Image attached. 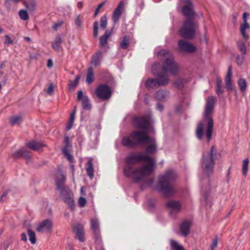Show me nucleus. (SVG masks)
I'll return each instance as SVG.
<instances>
[{"instance_id":"f257e3e1","label":"nucleus","mask_w":250,"mask_h":250,"mask_svg":"<svg viewBox=\"0 0 250 250\" xmlns=\"http://www.w3.org/2000/svg\"><path fill=\"white\" fill-rule=\"evenodd\" d=\"M125 161L127 165L124 169L125 175L128 178L132 177L135 183H138L149 175L155 164L150 157L135 152L129 154Z\"/></svg>"},{"instance_id":"f03ea898","label":"nucleus","mask_w":250,"mask_h":250,"mask_svg":"<svg viewBox=\"0 0 250 250\" xmlns=\"http://www.w3.org/2000/svg\"><path fill=\"white\" fill-rule=\"evenodd\" d=\"M159 55L164 61L162 67V72L158 73L155 71L158 64L155 63L152 66V72L154 76H156V79L158 86L160 87L167 85L169 83L168 77L164 74L169 72L171 75H175L178 72V68L174 62L173 56L170 51L166 49H162L159 52Z\"/></svg>"},{"instance_id":"7ed1b4c3","label":"nucleus","mask_w":250,"mask_h":250,"mask_svg":"<svg viewBox=\"0 0 250 250\" xmlns=\"http://www.w3.org/2000/svg\"><path fill=\"white\" fill-rule=\"evenodd\" d=\"M177 177L175 172L172 170L167 171L164 174L159 176L157 189L165 196H170L174 192L173 183Z\"/></svg>"},{"instance_id":"20e7f679","label":"nucleus","mask_w":250,"mask_h":250,"mask_svg":"<svg viewBox=\"0 0 250 250\" xmlns=\"http://www.w3.org/2000/svg\"><path fill=\"white\" fill-rule=\"evenodd\" d=\"M65 180V175L61 171H59L55 179L57 189L60 192L64 202L71 209H73L75 207V204L73 198V193L68 188L64 186Z\"/></svg>"},{"instance_id":"39448f33","label":"nucleus","mask_w":250,"mask_h":250,"mask_svg":"<svg viewBox=\"0 0 250 250\" xmlns=\"http://www.w3.org/2000/svg\"><path fill=\"white\" fill-rule=\"evenodd\" d=\"M216 100L215 96H209L207 100L205 106L204 122L207 125L206 135L208 142L210 141L212 134L213 122L212 112L214 107Z\"/></svg>"},{"instance_id":"423d86ee","label":"nucleus","mask_w":250,"mask_h":250,"mask_svg":"<svg viewBox=\"0 0 250 250\" xmlns=\"http://www.w3.org/2000/svg\"><path fill=\"white\" fill-rule=\"evenodd\" d=\"M150 138L146 131H134L130 134L129 137H124L123 138L122 144L124 146L134 147L147 144Z\"/></svg>"},{"instance_id":"0eeeda50","label":"nucleus","mask_w":250,"mask_h":250,"mask_svg":"<svg viewBox=\"0 0 250 250\" xmlns=\"http://www.w3.org/2000/svg\"><path fill=\"white\" fill-rule=\"evenodd\" d=\"M217 154V150L215 146L211 147L210 150L202 155L201 167L204 174L209 177L213 172L214 159Z\"/></svg>"},{"instance_id":"6e6552de","label":"nucleus","mask_w":250,"mask_h":250,"mask_svg":"<svg viewBox=\"0 0 250 250\" xmlns=\"http://www.w3.org/2000/svg\"><path fill=\"white\" fill-rule=\"evenodd\" d=\"M198 28V24L192 19H186L179 30V35L186 39H192Z\"/></svg>"},{"instance_id":"1a4fd4ad","label":"nucleus","mask_w":250,"mask_h":250,"mask_svg":"<svg viewBox=\"0 0 250 250\" xmlns=\"http://www.w3.org/2000/svg\"><path fill=\"white\" fill-rule=\"evenodd\" d=\"M179 1L184 4L181 10L182 14L187 18L186 19H192V20H194L195 11L191 0H179Z\"/></svg>"},{"instance_id":"9d476101","label":"nucleus","mask_w":250,"mask_h":250,"mask_svg":"<svg viewBox=\"0 0 250 250\" xmlns=\"http://www.w3.org/2000/svg\"><path fill=\"white\" fill-rule=\"evenodd\" d=\"M133 121L138 128L145 129L146 131H150L153 129V127L150 125L149 117H136L133 118Z\"/></svg>"},{"instance_id":"9b49d317","label":"nucleus","mask_w":250,"mask_h":250,"mask_svg":"<svg viewBox=\"0 0 250 250\" xmlns=\"http://www.w3.org/2000/svg\"><path fill=\"white\" fill-rule=\"evenodd\" d=\"M94 93L99 99L107 100L109 98V86L106 84H101L96 87Z\"/></svg>"},{"instance_id":"f8f14e48","label":"nucleus","mask_w":250,"mask_h":250,"mask_svg":"<svg viewBox=\"0 0 250 250\" xmlns=\"http://www.w3.org/2000/svg\"><path fill=\"white\" fill-rule=\"evenodd\" d=\"M179 50L180 52L186 53H193L196 50V47L191 43L180 40L178 42Z\"/></svg>"},{"instance_id":"ddd939ff","label":"nucleus","mask_w":250,"mask_h":250,"mask_svg":"<svg viewBox=\"0 0 250 250\" xmlns=\"http://www.w3.org/2000/svg\"><path fill=\"white\" fill-rule=\"evenodd\" d=\"M166 206L170 209L169 215L172 217H174L177 213L181 211L182 208L181 205L178 201L172 200L167 201Z\"/></svg>"},{"instance_id":"4468645a","label":"nucleus","mask_w":250,"mask_h":250,"mask_svg":"<svg viewBox=\"0 0 250 250\" xmlns=\"http://www.w3.org/2000/svg\"><path fill=\"white\" fill-rule=\"evenodd\" d=\"M52 226V221L49 219H45L40 223L36 230L40 232L48 233L51 231Z\"/></svg>"},{"instance_id":"2eb2a0df","label":"nucleus","mask_w":250,"mask_h":250,"mask_svg":"<svg viewBox=\"0 0 250 250\" xmlns=\"http://www.w3.org/2000/svg\"><path fill=\"white\" fill-rule=\"evenodd\" d=\"M73 230L75 234V238L79 241H84V232L83 226L80 224H77L73 227Z\"/></svg>"},{"instance_id":"dca6fc26","label":"nucleus","mask_w":250,"mask_h":250,"mask_svg":"<svg viewBox=\"0 0 250 250\" xmlns=\"http://www.w3.org/2000/svg\"><path fill=\"white\" fill-rule=\"evenodd\" d=\"M12 156L15 158H19L23 157L26 160V163L28 164L31 160V157L29 154V152L24 148H22L15 152Z\"/></svg>"},{"instance_id":"f3484780","label":"nucleus","mask_w":250,"mask_h":250,"mask_svg":"<svg viewBox=\"0 0 250 250\" xmlns=\"http://www.w3.org/2000/svg\"><path fill=\"white\" fill-rule=\"evenodd\" d=\"M124 4L123 1H120L113 12L112 20L114 24L117 23L120 19Z\"/></svg>"},{"instance_id":"a211bd4d","label":"nucleus","mask_w":250,"mask_h":250,"mask_svg":"<svg viewBox=\"0 0 250 250\" xmlns=\"http://www.w3.org/2000/svg\"><path fill=\"white\" fill-rule=\"evenodd\" d=\"M191 225V222L190 221L185 220L182 222L180 227V230L182 235L184 237H187L189 234Z\"/></svg>"},{"instance_id":"6ab92c4d","label":"nucleus","mask_w":250,"mask_h":250,"mask_svg":"<svg viewBox=\"0 0 250 250\" xmlns=\"http://www.w3.org/2000/svg\"><path fill=\"white\" fill-rule=\"evenodd\" d=\"M226 88L227 91H230L233 88V85L231 80V66H229L228 68L227 76L225 79Z\"/></svg>"},{"instance_id":"aec40b11","label":"nucleus","mask_w":250,"mask_h":250,"mask_svg":"<svg viewBox=\"0 0 250 250\" xmlns=\"http://www.w3.org/2000/svg\"><path fill=\"white\" fill-rule=\"evenodd\" d=\"M103 58V53L101 51H98L93 54L91 57V64L94 66H97L101 64Z\"/></svg>"},{"instance_id":"412c9836","label":"nucleus","mask_w":250,"mask_h":250,"mask_svg":"<svg viewBox=\"0 0 250 250\" xmlns=\"http://www.w3.org/2000/svg\"><path fill=\"white\" fill-rule=\"evenodd\" d=\"M26 146L34 151H40L45 145L41 142L32 141L27 143Z\"/></svg>"},{"instance_id":"4be33fe9","label":"nucleus","mask_w":250,"mask_h":250,"mask_svg":"<svg viewBox=\"0 0 250 250\" xmlns=\"http://www.w3.org/2000/svg\"><path fill=\"white\" fill-rule=\"evenodd\" d=\"M109 38V31L106 30L104 35L99 39V47L104 49L107 45L108 40Z\"/></svg>"},{"instance_id":"5701e85b","label":"nucleus","mask_w":250,"mask_h":250,"mask_svg":"<svg viewBox=\"0 0 250 250\" xmlns=\"http://www.w3.org/2000/svg\"><path fill=\"white\" fill-rule=\"evenodd\" d=\"M147 143L150 144V145L147 146L146 148V152L148 154H152L155 152L157 148L155 140L150 138V140L148 141Z\"/></svg>"},{"instance_id":"b1692460","label":"nucleus","mask_w":250,"mask_h":250,"mask_svg":"<svg viewBox=\"0 0 250 250\" xmlns=\"http://www.w3.org/2000/svg\"><path fill=\"white\" fill-rule=\"evenodd\" d=\"M155 98L159 101H165L169 96V92L167 90H159L155 93Z\"/></svg>"},{"instance_id":"393cba45","label":"nucleus","mask_w":250,"mask_h":250,"mask_svg":"<svg viewBox=\"0 0 250 250\" xmlns=\"http://www.w3.org/2000/svg\"><path fill=\"white\" fill-rule=\"evenodd\" d=\"M22 3L29 12L34 11L37 6L36 0H26Z\"/></svg>"},{"instance_id":"a878e982","label":"nucleus","mask_w":250,"mask_h":250,"mask_svg":"<svg viewBox=\"0 0 250 250\" xmlns=\"http://www.w3.org/2000/svg\"><path fill=\"white\" fill-rule=\"evenodd\" d=\"M85 170L87 175L90 179L94 177V167L91 160H88L85 165Z\"/></svg>"},{"instance_id":"bb28decb","label":"nucleus","mask_w":250,"mask_h":250,"mask_svg":"<svg viewBox=\"0 0 250 250\" xmlns=\"http://www.w3.org/2000/svg\"><path fill=\"white\" fill-rule=\"evenodd\" d=\"M62 40L60 36H57L53 42L51 43L52 48L56 51L59 52L60 50Z\"/></svg>"},{"instance_id":"cd10ccee","label":"nucleus","mask_w":250,"mask_h":250,"mask_svg":"<svg viewBox=\"0 0 250 250\" xmlns=\"http://www.w3.org/2000/svg\"><path fill=\"white\" fill-rule=\"evenodd\" d=\"M146 87L148 90L159 87L156 79L149 78L146 82Z\"/></svg>"},{"instance_id":"c85d7f7f","label":"nucleus","mask_w":250,"mask_h":250,"mask_svg":"<svg viewBox=\"0 0 250 250\" xmlns=\"http://www.w3.org/2000/svg\"><path fill=\"white\" fill-rule=\"evenodd\" d=\"M94 81V72L93 68L92 66L88 67L86 77V82L88 84H90Z\"/></svg>"},{"instance_id":"c756f323","label":"nucleus","mask_w":250,"mask_h":250,"mask_svg":"<svg viewBox=\"0 0 250 250\" xmlns=\"http://www.w3.org/2000/svg\"><path fill=\"white\" fill-rule=\"evenodd\" d=\"M216 93L218 95L220 96L222 95L224 92V89H223L222 81L220 78L217 77L216 78Z\"/></svg>"},{"instance_id":"7c9ffc66","label":"nucleus","mask_w":250,"mask_h":250,"mask_svg":"<svg viewBox=\"0 0 250 250\" xmlns=\"http://www.w3.org/2000/svg\"><path fill=\"white\" fill-rule=\"evenodd\" d=\"M250 28V26L248 22H244L243 24L240 25V30L241 34H242L243 38L245 40H247L249 38V36L246 33V30Z\"/></svg>"},{"instance_id":"2f4dec72","label":"nucleus","mask_w":250,"mask_h":250,"mask_svg":"<svg viewBox=\"0 0 250 250\" xmlns=\"http://www.w3.org/2000/svg\"><path fill=\"white\" fill-rule=\"evenodd\" d=\"M83 108L85 110H90L91 108V104L87 96H84L82 100Z\"/></svg>"},{"instance_id":"473e14b6","label":"nucleus","mask_w":250,"mask_h":250,"mask_svg":"<svg viewBox=\"0 0 250 250\" xmlns=\"http://www.w3.org/2000/svg\"><path fill=\"white\" fill-rule=\"evenodd\" d=\"M170 245L174 250H186L182 245H180L176 241L172 239L170 240Z\"/></svg>"},{"instance_id":"72a5a7b5","label":"nucleus","mask_w":250,"mask_h":250,"mask_svg":"<svg viewBox=\"0 0 250 250\" xmlns=\"http://www.w3.org/2000/svg\"><path fill=\"white\" fill-rule=\"evenodd\" d=\"M204 125L203 123H199L196 129V135L199 139H202L203 136V129Z\"/></svg>"},{"instance_id":"f704fd0d","label":"nucleus","mask_w":250,"mask_h":250,"mask_svg":"<svg viewBox=\"0 0 250 250\" xmlns=\"http://www.w3.org/2000/svg\"><path fill=\"white\" fill-rule=\"evenodd\" d=\"M91 227L95 233H98L99 231V225L98 221L96 219L91 220Z\"/></svg>"},{"instance_id":"c9c22d12","label":"nucleus","mask_w":250,"mask_h":250,"mask_svg":"<svg viewBox=\"0 0 250 250\" xmlns=\"http://www.w3.org/2000/svg\"><path fill=\"white\" fill-rule=\"evenodd\" d=\"M130 37L128 36H125L121 42L120 46L122 49H127L129 43Z\"/></svg>"},{"instance_id":"e433bc0d","label":"nucleus","mask_w":250,"mask_h":250,"mask_svg":"<svg viewBox=\"0 0 250 250\" xmlns=\"http://www.w3.org/2000/svg\"><path fill=\"white\" fill-rule=\"evenodd\" d=\"M238 84L241 92H245L246 91L247 83L244 79H239L238 81Z\"/></svg>"},{"instance_id":"4c0bfd02","label":"nucleus","mask_w":250,"mask_h":250,"mask_svg":"<svg viewBox=\"0 0 250 250\" xmlns=\"http://www.w3.org/2000/svg\"><path fill=\"white\" fill-rule=\"evenodd\" d=\"M10 124L12 126L15 125H20L22 121V118L21 116H14L10 118Z\"/></svg>"},{"instance_id":"58836bf2","label":"nucleus","mask_w":250,"mask_h":250,"mask_svg":"<svg viewBox=\"0 0 250 250\" xmlns=\"http://www.w3.org/2000/svg\"><path fill=\"white\" fill-rule=\"evenodd\" d=\"M237 47L239 50L242 55H245L246 53V47L245 43L243 41H240L237 42Z\"/></svg>"},{"instance_id":"ea45409f","label":"nucleus","mask_w":250,"mask_h":250,"mask_svg":"<svg viewBox=\"0 0 250 250\" xmlns=\"http://www.w3.org/2000/svg\"><path fill=\"white\" fill-rule=\"evenodd\" d=\"M80 79V76H77L74 81H70V83L68 84V89L69 90L74 89L78 84Z\"/></svg>"},{"instance_id":"a19ab883","label":"nucleus","mask_w":250,"mask_h":250,"mask_svg":"<svg viewBox=\"0 0 250 250\" xmlns=\"http://www.w3.org/2000/svg\"><path fill=\"white\" fill-rule=\"evenodd\" d=\"M27 234L29 236V241L31 242V244H34L36 241L35 232L30 229H28Z\"/></svg>"},{"instance_id":"79ce46f5","label":"nucleus","mask_w":250,"mask_h":250,"mask_svg":"<svg viewBox=\"0 0 250 250\" xmlns=\"http://www.w3.org/2000/svg\"><path fill=\"white\" fill-rule=\"evenodd\" d=\"M185 84V80L182 78L176 79L174 83V85L179 88L184 87Z\"/></svg>"},{"instance_id":"37998d69","label":"nucleus","mask_w":250,"mask_h":250,"mask_svg":"<svg viewBox=\"0 0 250 250\" xmlns=\"http://www.w3.org/2000/svg\"><path fill=\"white\" fill-rule=\"evenodd\" d=\"M19 15L21 20L26 21L29 19V16L25 10H21L19 12Z\"/></svg>"},{"instance_id":"c03bdc74","label":"nucleus","mask_w":250,"mask_h":250,"mask_svg":"<svg viewBox=\"0 0 250 250\" xmlns=\"http://www.w3.org/2000/svg\"><path fill=\"white\" fill-rule=\"evenodd\" d=\"M107 24V18L105 16H103L100 20V27L104 30Z\"/></svg>"},{"instance_id":"a18cd8bd","label":"nucleus","mask_w":250,"mask_h":250,"mask_svg":"<svg viewBox=\"0 0 250 250\" xmlns=\"http://www.w3.org/2000/svg\"><path fill=\"white\" fill-rule=\"evenodd\" d=\"M249 160L246 159L243 161L242 167V173L244 176L247 175V172L248 168Z\"/></svg>"},{"instance_id":"49530a36","label":"nucleus","mask_w":250,"mask_h":250,"mask_svg":"<svg viewBox=\"0 0 250 250\" xmlns=\"http://www.w3.org/2000/svg\"><path fill=\"white\" fill-rule=\"evenodd\" d=\"M99 22L96 21L93 23V36L97 38L98 35Z\"/></svg>"},{"instance_id":"de8ad7c7","label":"nucleus","mask_w":250,"mask_h":250,"mask_svg":"<svg viewBox=\"0 0 250 250\" xmlns=\"http://www.w3.org/2000/svg\"><path fill=\"white\" fill-rule=\"evenodd\" d=\"M83 20V17L81 15H78L75 21L76 25L78 27H81V23Z\"/></svg>"},{"instance_id":"09e8293b","label":"nucleus","mask_w":250,"mask_h":250,"mask_svg":"<svg viewBox=\"0 0 250 250\" xmlns=\"http://www.w3.org/2000/svg\"><path fill=\"white\" fill-rule=\"evenodd\" d=\"M54 90V85L52 83H50L49 84V86H48L47 89H46V93L48 95H51L53 93Z\"/></svg>"},{"instance_id":"8fccbe9b","label":"nucleus","mask_w":250,"mask_h":250,"mask_svg":"<svg viewBox=\"0 0 250 250\" xmlns=\"http://www.w3.org/2000/svg\"><path fill=\"white\" fill-rule=\"evenodd\" d=\"M4 37L5 39L4 44L9 45L13 43V40L8 35H5Z\"/></svg>"},{"instance_id":"3c124183","label":"nucleus","mask_w":250,"mask_h":250,"mask_svg":"<svg viewBox=\"0 0 250 250\" xmlns=\"http://www.w3.org/2000/svg\"><path fill=\"white\" fill-rule=\"evenodd\" d=\"M79 205L80 207H84L86 203V199L84 197H80L78 201Z\"/></svg>"},{"instance_id":"603ef678","label":"nucleus","mask_w":250,"mask_h":250,"mask_svg":"<svg viewBox=\"0 0 250 250\" xmlns=\"http://www.w3.org/2000/svg\"><path fill=\"white\" fill-rule=\"evenodd\" d=\"M104 2H102L98 6L97 8L96 9L95 13L94 14V17H96L97 15L98 14V13L99 12L100 9L102 8V7L104 6Z\"/></svg>"},{"instance_id":"864d4df0","label":"nucleus","mask_w":250,"mask_h":250,"mask_svg":"<svg viewBox=\"0 0 250 250\" xmlns=\"http://www.w3.org/2000/svg\"><path fill=\"white\" fill-rule=\"evenodd\" d=\"M153 183H154V178H150L147 182H146V184L147 185V186H150L152 185ZM145 184V183L143 184L141 186V188L142 189H143V188Z\"/></svg>"},{"instance_id":"5fc2aeb1","label":"nucleus","mask_w":250,"mask_h":250,"mask_svg":"<svg viewBox=\"0 0 250 250\" xmlns=\"http://www.w3.org/2000/svg\"><path fill=\"white\" fill-rule=\"evenodd\" d=\"M218 244L217 238L216 237L214 239H213L211 245V250H214V249L217 247Z\"/></svg>"},{"instance_id":"6e6d98bb","label":"nucleus","mask_w":250,"mask_h":250,"mask_svg":"<svg viewBox=\"0 0 250 250\" xmlns=\"http://www.w3.org/2000/svg\"><path fill=\"white\" fill-rule=\"evenodd\" d=\"M62 23L63 22L62 21H59V22L54 24L53 26V29L54 30L57 31L58 30V29L59 28V27H60L61 25H62Z\"/></svg>"},{"instance_id":"4d7b16f0","label":"nucleus","mask_w":250,"mask_h":250,"mask_svg":"<svg viewBox=\"0 0 250 250\" xmlns=\"http://www.w3.org/2000/svg\"><path fill=\"white\" fill-rule=\"evenodd\" d=\"M83 93L82 90H79L78 92L77 99L78 101H82L83 97Z\"/></svg>"},{"instance_id":"13d9d810","label":"nucleus","mask_w":250,"mask_h":250,"mask_svg":"<svg viewBox=\"0 0 250 250\" xmlns=\"http://www.w3.org/2000/svg\"><path fill=\"white\" fill-rule=\"evenodd\" d=\"M243 57H240L238 56L236 58V62L239 65H241L243 63Z\"/></svg>"},{"instance_id":"bf43d9fd","label":"nucleus","mask_w":250,"mask_h":250,"mask_svg":"<svg viewBox=\"0 0 250 250\" xmlns=\"http://www.w3.org/2000/svg\"><path fill=\"white\" fill-rule=\"evenodd\" d=\"M75 111L74 110L71 113V115H70V118H69V121H70V122H72V123H74V119H75Z\"/></svg>"},{"instance_id":"052dcab7","label":"nucleus","mask_w":250,"mask_h":250,"mask_svg":"<svg viewBox=\"0 0 250 250\" xmlns=\"http://www.w3.org/2000/svg\"><path fill=\"white\" fill-rule=\"evenodd\" d=\"M68 148V147H67V146H64L62 149V152L65 156L69 153Z\"/></svg>"},{"instance_id":"680f3d73","label":"nucleus","mask_w":250,"mask_h":250,"mask_svg":"<svg viewBox=\"0 0 250 250\" xmlns=\"http://www.w3.org/2000/svg\"><path fill=\"white\" fill-rule=\"evenodd\" d=\"M64 143L65 144V146H67V147H69V138L68 136L64 137Z\"/></svg>"},{"instance_id":"e2e57ef3","label":"nucleus","mask_w":250,"mask_h":250,"mask_svg":"<svg viewBox=\"0 0 250 250\" xmlns=\"http://www.w3.org/2000/svg\"><path fill=\"white\" fill-rule=\"evenodd\" d=\"M65 156L66 157L67 160L69 162H73L74 158H73V156L70 153H69L67 155H65Z\"/></svg>"},{"instance_id":"0e129e2a","label":"nucleus","mask_w":250,"mask_h":250,"mask_svg":"<svg viewBox=\"0 0 250 250\" xmlns=\"http://www.w3.org/2000/svg\"><path fill=\"white\" fill-rule=\"evenodd\" d=\"M148 206H149V208H154V202H153V200L150 199V200H149L148 203Z\"/></svg>"},{"instance_id":"69168bd1","label":"nucleus","mask_w":250,"mask_h":250,"mask_svg":"<svg viewBox=\"0 0 250 250\" xmlns=\"http://www.w3.org/2000/svg\"><path fill=\"white\" fill-rule=\"evenodd\" d=\"M73 124V123L68 121V123L66 125V129L67 130H70Z\"/></svg>"},{"instance_id":"338daca9","label":"nucleus","mask_w":250,"mask_h":250,"mask_svg":"<svg viewBox=\"0 0 250 250\" xmlns=\"http://www.w3.org/2000/svg\"><path fill=\"white\" fill-rule=\"evenodd\" d=\"M164 108V106L162 104L160 103H157V109L160 111H162Z\"/></svg>"},{"instance_id":"774afa93","label":"nucleus","mask_w":250,"mask_h":250,"mask_svg":"<svg viewBox=\"0 0 250 250\" xmlns=\"http://www.w3.org/2000/svg\"><path fill=\"white\" fill-rule=\"evenodd\" d=\"M249 14L247 12H244L243 15V19L244 22H247V18Z\"/></svg>"}]
</instances>
